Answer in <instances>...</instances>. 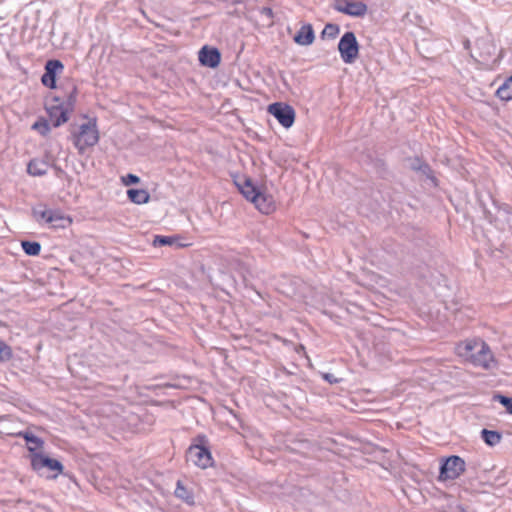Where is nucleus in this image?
I'll return each mask as SVG.
<instances>
[{
	"label": "nucleus",
	"instance_id": "30",
	"mask_svg": "<svg viewBox=\"0 0 512 512\" xmlns=\"http://www.w3.org/2000/svg\"><path fill=\"white\" fill-rule=\"evenodd\" d=\"M478 44L479 45H487L488 46V50L486 51L485 55H482L484 57V60L486 59V56H490L495 51V47L490 45L486 41H478Z\"/></svg>",
	"mask_w": 512,
	"mask_h": 512
},
{
	"label": "nucleus",
	"instance_id": "18",
	"mask_svg": "<svg viewBox=\"0 0 512 512\" xmlns=\"http://www.w3.org/2000/svg\"><path fill=\"white\" fill-rule=\"evenodd\" d=\"M496 95L503 101L512 99V75L497 89Z\"/></svg>",
	"mask_w": 512,
	"mask_h": 512
},
{
	"label": "nucleus",
	"instance_id": "22",
	"mask_svg": "<svg viewBox=\"0 0 512 512\" xmlns=\"http://www.w3.org/2000/svg\"><path fill=\"white\" fill-rule=\"evenodd\" d=\"M175 495L185 500L187 503L192 504L193 503V496L192 494L182 485L180 481L177 482V486L175 489Z\"/></svg>",
	"mask_w": 512,
	"mask_h": 512
},
{
	"label": "nucleus",
	"instance_id": "12",
	"mask_svg": "<svg viewBox=\"0 0 512 512\" xmlns=\"http://www.w3.org/2000/svg\"><path fill=\"white\" fill-rule=\"evenodd\" d=\"M18 436L25 439L27 443V449L31 453V455L33 453H39L38 450H41L43 448L44 441L41 438L35 436L30 431H21L18 433Z\"/></svg>",
	"mask_w": 512,
	"mask_h": 512
},
{
	"label": "nucleus",
	"instance_id": "1",
	"mask_svg": "<svg viewBox=\"0 0 512 512\" xmlns=\"http://www.w3.org/2000/svg\"><path fill=\"white\" fill-rule=\"evenodd\" d=\"M455 349L459 357L470 361L475 366L489 370L496 365L489 346L479 338L467 339L459 343Z\"/></svg>",
	"mask_w": 512,
	"mask_h": 512
},
{
	"label": "nucleus",
	"instance_id": "28",
	"mask_svg": "<svg viewBox=\"0 0 512 512\" xmlns=\"http://www.w3.org/2000/svg\"><path fill=\"white\" fill-rule=\"evenodd\" d=\"M176 243V239L169 236H156L154 240V245H174Z\"/></svg>",
	"mask_w": 512,
	"mask_h": 512
},
{
	"label": "nucleus",
	"instance_id": "24",
	"mask_svg": "<svg viewBox=\"0 0 512 512\" xmlns=\"http://www.w3.org/2000/svg\"><path fill=\"white\" fill-rule=\"evenodd\" d=\"M340 32V28L336 24H326L322 31V36L330 39H334Z\"/></svg>",
	"mask_w": 512,
	"mask_h": 512
},
{
	"label": "nucleus",
	"instance_id": "21",
	"mask_svg": "<svg viewBox=\"0 0 512 512\" xmlns=\"http://www.w3.org/2000/svg\"><path fill=\"white\" fill-rule=\"evenodd\" d=\"M22 249L27 255L37 256L41 251V245L38 242L22 241Z\"/></svg>",
	"mask_w": 512,
	"mask_h": 512
},
{
	"label": "nucleus",
	"instance_id": "31",
	"mask_svg": "<svg viewBox=\"0 0 512 512\" xmlns=\"http://www.w3.org/2000/svg\"><path fill=\"white\" fill-rule=\"evenodd\" d=\"M455 512H465V511H464V509L462 507H458Z\"/></svg>",
	"mask_w": 512,
	"mask_h": 512
},
{
	"label": "nucleus",
	"instance_id": "10",
	"mask_svg": "<svg viewBox=\"0 0 512 512\" xmlns=\"http://www.w3.org/2000/svg\"><path fill=\"white\" fill-rule=\"evenodd\" d=\"M64 66L59 60H48L45 65V73L43 74L41 81L43 85L49 88H55L56 85V74L63 70Z\"/></svg>",
	"mask_w": 512,
	"mask_h": 512
},
{
	"label": "nucleus",
	"instance_id": "3",
	"mask_svg": "<svg viewBox=\"0 0 512 512\" xmlns=\"http://www.w3.org/2000/svg\"><path fill=\"white\" fill-rule=\"evenodd\" d=\"M75 147L83 153L88 147H92L99 141V133L94 122H87L80 125L78 131L72 134Z\"/></svg>",
	"mask_w": 512,
	"mask_h": 512
},
{
	"label": "nucleus",
	"instance_id": "6",
	"mask_svg": "<svg viewBox=\"0 0 512 512\" xmlns=\"http://www.w3.org/2000/svg\"><path fill=\"white\" fill-rule=\"evenodd\" d=\"M268 112L285 128L291 127L294 123L295 111L288 104L281 102L270 104L268 106Z\"/></svg>",
	"mask_w": 512,
	"mask_h": 512
},
{
	"label": "nucleus",
	"instance_id": "11",
	"mask_svg": "<svg viewBox=\"0 0 512 512\" xmlns=\"http://www.w3.org/2000/svg\"><path fill=\"white\" fill-rule=\"evenodd\" d=\"M221 60L220 52L216 48H209L204 46L199 51V61L203 66L215 68L219 65Z\"/></svg>",
	"mask_w": 512,
	"mask_h": 512
},
{
	"label": "nucleus",
	"instance_id": "23",
	"mask_svg": "<svg viewBox=\"0 0 512 512\" xmlns=\"http://www.w3.org/2000/svg\"><path fill=\"white\" fill-rule=\"evenodd\" d=\"M33 217L35 220L39 223L45 222L48 223L49 216L51 213V209H40V208H34L33 211Z\"/></svg>",
	"mask_w": 512,
	"mask_h": 512
},
{
	"label": "nucleus",
	"instance_id": "9",
	"mask_svg": "<svg viewBox=\"0 0 512 512\" xmlns=\"http://www.w3.org/2000/svg\"><path fill=\"white\" fill-rule=\"evenodd\" d=\"M334 9L353 17H362L367 12V6L361 1L335 0Z\"/></svg>",
	"mask_w": 512,
	"mask_h": 512
},
{
	"label": "nucleus",
	"instance_id": "14",
	"mask_svg": "<svg viewBox=\"0 0 512 512\" xmlns=\"http://www.w3.org/2000/svg\"><path fill=\"white\" fill-rule=\"evenodd\" d=\"M252 202L255 204L256 208L264 214H269L274 210V203L272 198L261 192H259L257 198Z\"/></svg>",
	"mask_w": 512,
	"mask_h": 512
},
{
	"label": "nucleus",
	"instance_id": "16",
	"mask_svg": "<svg viewBox=\"0 0 512 512\" xmlns=\"http://www.w3.org/2000/svg\"><path fill=\"white\" fill-rule=\"evenodd\" d=\"M127 196L129 200L135 204H145L150 200L149 193L144 189H129Z\"/></svg>",
	"mask_w": 512,
	"mask_h": 512
},
{
	"label": "nucleus",
	"instance_id": "13",
	"mask_svg": "<svg viewBox=\"0 0 512 512\" xmlns=\"http://www.w3.org/2000/svg\"><path fill=\"white\" fill-rule=\"evenodd\" d=\"M315 39L313 28L310 24L303 25L297 34L294 36V41L302 46H308L313 43Z\"/></svg>",
	"mask_w": 512,
	"mask_h": 512
},
{
	"label": "nucleus",
	"instance_id": "29",
	"mask_svg": "<svg viewBox=\"0 0 512 512\" xmlns=\"http://www.w3.org/2000/svg\"><path fill=\"white\" fill-rule=\"evenodd\" d=\"M121 182L123 183V185L129 186L132 184L139 183L140 178L134 174H127V175L121 177Z\"/></svg>",
	"mask_w": 512,
	"mask_h": 512
},
{
	"label": "nucleus",
	"instance_id": "20",
	"mask_svg": "<svg viewBox=\"0 0 512 512\" xmlns=\"http://www.w3.org/2000/svg\"><path fill=\"white\" fill-rule=\"evenodd\" d=\"M240 191L243 196L251 202L254 201L259 194V191L250 181H245V183L240 187Z\"/></svg>",
	"mask_w": 512,
	"mask_h": 512
},
{
	"label": "nucleus",
	"instance_id": "7",
	"mask_svg": "<svg viewBox=\"0 0 512 512\" xmlns=\"http://www.w3.org/2000/svg\"><path fill=\"white\" fill-rule=\"evenodd\" d=\"M465 470V462L459 456H450L441 465L440 478L443 480L456 479Z\"/></svg>",
	"mask_w": 512,
	"mask_h": 512
},
{
	"label": "nucleus",
	"instance_id": "4",
	"mask_svg": "<svg viewBox=\"0 0 512 512\" xmlns=\"http://www.w3.org/2000/svg\"><path fill=\"white\" fill-rule=\"evenodd\" d=\"M196 443L192 444L187 450V460L194 465L205 469L212 464L210 451L204 446L207 442L205 435H198Z\"/></svg>",
	"mask_w": 512,
	"mask_h": 512
},
{
	"label": "nucleus",
	"instance_id": "25",
	"mask_svg": "<svg viewBox=\"0 0 512 512\" xmlns=\"http://www.w3.org/2000/svg\"><path fill=\"white\" fill-rule=\"evenodd\" d=\"M493 399L494 401L501 403L509 414H512V397L496 394L494 395Z\"/></svg>",
	"mask_w": 512,
	"mask_h": 512
},
{
	"label": "nucleus",
	"instance_id": "19",
	"mask_svg": "<svg viewBox=\"0 0 512 512\" xmlns=\"http://www.w3.org/2000/svg\"><path fill=\"white\" fill-rule=\"evenodd\" d=\"M481 435L483 441L489 446H495L501 441V435L497 431L483 429Z\"/></svg>",
	"mask_w": 512,
	"mask_h": 512
},
{
	"label": "nucleus",
	"instance_id": "8",
	"mask_svg": "<svg viewBox=\"0 0 512 512\" xmlns=\"http://www.w3.org/2000/svg\"><path fill=\"white\" fill-rule=\"evenodd\" d=\"M31 466L33 470L41 472L42 469L47 468L50 471L62 473L63 465L56 459L49 458L40 453H33L30 456Z\"/></svg>",
	"mask_w": 512,
	"mask_h": 512
},
{
	"label": "nucleus",
	"instance_id": "15",
	"mask_svg": "<svg viewBox=\"0 0 512 512\" xmlns=\"http://www.w3.org/2000/svg\"><path fill=\"white\" fill-rule=\"evenodd\" d=\"M48 223L54 228H65L71 223V219L59 210H51Z\"/></svg>",
	"mask_w": 512,
	"mask_h": 512
},
{
	"label": "nucleus",
	"instance_id": "26",
	"mask_svg": "<svg viewBox=\"0 0 512 512\" xmlns=\"http://www.w3.org/2000/svg\"><path fill=\"white\" fill-rule=\"evenodd\" d=\"M32 129L38 131L41 135L45 136L50 132L49 124L46 120H39L32 125Z\"/></svg>",
	"mask_w": 512,
	"mask_h": 512
},
{
	"label": "nucleus",
	"instance_id": "17",
	"mask_svg": "<svg viewBox=\"0 0 512 512\" xmlns=\"http://www.w3.org/2000/svg\"><path fill=\"white\" fill-rule=\"evenodd\" d=\"M48 164L45 161L34 159L28 164L27 171L32 176H43L47 173Z\"/></svg>",
	"mask_w": 512,
	"mask_h": 512
},
{
	"label": "nucleus",
	"instance_id": "2",
	"mask_svg": "<svg viewBox=\"0 0 512 512\" xmlns=\"http://www.w3.org/2000/svg\"><path fill=\"white\" fill-rule=\"evenodd\" d=\"M74 104L75 96L70 94L66 101L61 102L58 98H54L46 105V111L54 127H59L68 121L69 114L73 111Z\"/></svg>",
	"mask_w": 512,
	"mask_h": 512
},
{
	"label": "nucleus",
	"instance_id": "5",
	"mask_svg": "<svg viewBox=\"0 0 512 512\" xmlns=\"http://www.w3.org/2000/svg\"><path fill=\"white\" fill-rule=\"evenodd\" d=\"M338 51L344 63L352 64L355 62L359 55V44L353 32L344 33L338 43Z\"/></svg>",
	"mask_w": 512,
	"mask_h": 512
},
{
	"label": "nucleus",
	"instance_id": "27",
	"mask_svg": "<svg viewBox=\"0 0 512 512\" xmlns=\"http://www.w3.org/2000/svg\"><path fill=\"white\" fill-rule=\"evenodd\" d=\"M12 357L11 348L0 340V360L7 361Z\"/></svg>",
	"mask_w": 512,
	"mask_h": 512
}]
</instances>
